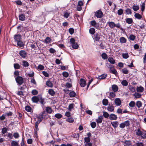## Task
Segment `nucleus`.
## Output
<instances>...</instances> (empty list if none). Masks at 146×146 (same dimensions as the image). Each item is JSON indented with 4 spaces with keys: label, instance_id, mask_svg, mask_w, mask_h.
Here are the masks:
<instances>
[{
    "label": "nucleus",
    "instance_id": "c9c22d12",
    "mask_svg": "<svg viewBox=\"0 0 146 146\" xmlns=\"http://www.w3.org/2000/svg\"><path fill=\"white\" fill-rule=\"evenodd\" d=\"M102 58L104 60H106L108 59V56L107 54L105 53H103L101 55Z\"/></svg>",
    "mask_w": 146,
    "mask_h": 146
},
{
    "label": "nucleus",
    "instance_id": "49530a36",
    "mask_svg": "<svg viewBox=\"0 0 146 146\" xmlns=\"http://www.w3.org/2000/svg\"><path fill=\"white\" fill-rule=\"evenodd\" d=\"M66 120L67 121L71 123H73L74 121L72 117H68L67 119Z\"/></svg>",
    "mask_w": 146,
    "mask_h": 146
},
{
    "label": "nucleus",
    "instance_id": "bb28decb",
    "mask_svg": "<svg viewBox=\"0 0 146 146\" xmlns=\"http://www.w3.org/2000/svg\"><path fill=\"white\" fill-rule=\"evenodd\" d=\"M121 84L123 86H126L128 85V82L126 80H123L121 82Z\"/></svg>",
    "mask_w": 146,
    "mask_h": 146
},
{
    "label": "nucleus",
    "instance_id": "c756f323",
    "mask_svg": "<svg viewBox=\"0 0 146 146\" xmlns=\"http://www.w3.org/2000/svg\"><path fill=\"white\" fill-rule=\"evenodd\" d=\"M107 74H103L100 76H98V78L99 79H104L106 77Z\"/></svg>",
    "mask_w": 146,
    "mask_h": 146
},
{
    "label": "nucleus",
    "instance_id": "69168bd1",
    "mask_svg": "<svg viewBox=\"0 0 146 146\" xmlns=\"http://www.w3.org/2000/svg\"><path fill=\"white\" fill-rule=\"evenodd\" d=\"M69 33L71 34H73L74 32V29L72 28H70L69 29Z\"/></svg>",
    "mask_w": 146,
    "mask_h": 146
},
{
    "label": "nucleus",
    "instance_id": "6e6d98bb",
    "mask_svg": "<svg viewBox=\"0 0 146 146\" xmlns=\"http://www.w3.org/2000/svg\"><path fill=\"white\" fill-rule=\"evenodd\" d=\"M135 36L133 35H131L129 36V38L130 40L133 41L135 39Z\"/></svg>",
    "mask_w": 146,
    "mask_h": 146
},
{
    "label": "nucleus",
    "instance_id": "412c9836",
    "mask_svg": "<svg viewBox=\"0 0 146 146\" xmlns=\"http://www.w3.org/2000/svg\"><path fill=\"white\" fill-rule=\"evenodd\" d=\"M120 42L121 43H125L126 42V39L123 37H121L119 38Z\"/></svg>",
    "mask_w": 146,
    "mask_h": 146
},
{
    "label": "nucleus",
    "instance_id": "aec40b11",
    "mask_svg": "<svg viewBox=\"0 0 146 146\" xmlns=\"http://www.w3.org/2000/svg\"><path fill=\"white\" fill-rule=\"evenodd\" d=\"M94 39L96 41H99L100 38V35L98 34H97L94 35Z\"/></svg>",
    "mask_w": 146,
    "mask_h": 146
},
{
    "label": "nucleus",
    "instance_id": "e2e57ef3",
    "mask_svg": "<svg viewBox=\"0 0 146 146\" xmlns=\"http://www.w3.org/2000/svg\"><path fill=\"white\" fill-rule=\"evenodd\" d=\"M55 117L58 119L61 118L62 117V115L60 113H57L55 115Z\"/></svg>",
    "mask_w": 146,
    "mask_h": 146
},
{
    "label": "nucleus",
    "instance_id": "cd10ccee",
    "mask_svg": "<svg viewBox=\"0 0 146 146\" xmlns=\"http://www.w3.org/2000/svg\"><path fill=\"white\" fill-rule=\"evenodd\" d=\"M75 106L74 104H70L68 107V110L70 111H71L74 108Z\"/></svg>",
    "mask_w": 146,
    "mask_h": 146
},
{
    "label": "nucleus",
    "instance_id": "2eb2a0df",
    "mask_svg": "<svg viewBox=\"0 0 146 146\" xmlns=\"http://www.w3.org/2000/svg\"><path fill=\"white\" fill-rule=\"evenodd\" d=\"M111 124L114 128L117 127L119 125L118 122L117 121L111 122Z\"/></svg>",
    "mask_w": 146,
    "mask_h": 146
},
{
    "label": "nucleus",
    "instance_id": "1a4fd4ad",
    "mask_svg": "<svg viewBox=\"0 0 146 146\" xmlns=\"http://www.w3.org/2000/svg\"><path fill=\"white\" fill-rule=\"evenodd\" d=\"M19 54L22 58H25L27 56V53L24 50H21L19 52Z\"/></svg>",
    "mask_w": 146,
    "mask_h": 146
},
{
    "label": "nucleus",
    "instance_id": "423d86ee",
    "mask_svg": "<svg viewBox=\"0 0 146 146\" xmlns=\"http://www.w3.org/2000/svg\"><path fill=\"white\" fill-rule=\"evenodd\" d=\"M40 98V96H35L32 98V100L33 102L37 103L39 101Z\"/></svg>",
    "mask_w": 146,
    "mask_h": 146
},
{
    "label": "nucleus",
    "instance_id": "58836bf2",
    "mask_svg": "<svg viewBox=\"0 0 146 146\" xmlns=\"http://www.w3.org/2000/svg\"><path fill=\"white\" fill-rule=\"evenodd\" d=\"M110 72L113 74L115 75L117 74V72L116 70H115L114 68L110 70Z\"/></svg>",
    "mask_w": 146,
    "mask_h": 146
},
{
    "label": "nucleus",
    "instance_id": "c03bdc74",
    "mask_svg": "<svg viewBox=\"0 0 146 146\" xmlns=\"http://www.w3.org/2000/svg\"><path fill=\"white\" fill-rule=\"evenodd\" d=\"M17 44L18 46L20 47H23L24 45V44L23 42L22 41H21L20 40L17 42Z\"/></svg>",
    "mask_w": 146,
    "mask_h": 146
},
{
    "label": "nucleus",
    "instance_id": "052dcab7",
    "mask_svg": "<svg viewBox=\"0 0 146 146\" xmlns=\"http://www.w3.org/2000/svg\"><path fill=\"white\" fill-rule=\"evenodd\" d=\"M142 132V131H141L140 129H138L136 132V134L137 135L140 136Z\"/></svg>",
    "mask_w": 146,
    "mask_h": 146
},
{
    "label": "nucleus",
    "instance_id": "393cba45",
    "mask_svg": "<svg viewBox=\"0 0 146 146\" xmlns=\"http://www.w3.org/2000/svg\"><path fill=\"white\" fill-rule=\"evenodd\" d=\"M114 107L113 106H110L107 107V110L110 112H113V111Z\"/></svg>",
    "mask_w": 146,
    "mask_h": 146
},
{
    "label": "nucleus",
    "instance_id": "8fccbe9b",
    "mask_svg": "<svg viewBox=\"0 0 146 146\" xmlns=\"http://www.w3.org/2000/svg\"><path fill=\"white\" fill-rule=\"evenodd\" d=\"M8 129L6 127H4L2 129L1 132L3 134H4L6 133Z\"/></svg>",
    "mask_w": 146,
    "mask_h": 146
},
{
    "label": "nucleus",
    "instance_id": "dca6fc26",
    "mask_svg": "<svg viewBox=\"0 0 146 146\" xmlns=\"http://www.w3.org/2000/svg\"><path fill=\"white\" fill-rule=\"evenodd\" d=\"M108 24L109 27L111 28H113L115 27V24L113 22H109Z\"/></svg>",
    "mask_w": 146,
    "mask_h": 146
},
{
    "label": "nucleus",
    "instance_id": "7ed1b4c3",
    "mask_svg": "<svg viewBox=\"0 0 146 146\" xmlns=\"http://www.w3.org/2000/svg\"><path fill=\"white\" fill-rule=\"evenodd\" d=\"M17 82L19 85L22 84L23 83V78L20 76H18L15 78Z\"/></svg>",
    "mask_w": 146,
    "mask_h": 146
},
{
    "label": "nucleus",
    "instance_id": "2f4dec72",
    "mask_svg": "<svg viewBox=\"0 0 146 146\" xmlns=\"http://www.w3.org/2000/svg\"><path fill=\"white\" fill-rule=\"evenodd\" d=\"M25 17L23 14H21L19 15V19L20 20L23 21L25 20Z\"/></svg>",
    "mask_w": 146,
    "mask_h": 146
},
{
    "label": "nucleus",
    "instance_id": "5fc2aeb1",
    "mask_svg": "<svg viewBox=\"0 0 146 146\" xmlns=\"http://www.w3.org/2000/svg\"><path fill=\"white\" fill-rule=\"evenodd\" d=\"M62 74L64 77L66 78L68 77L69 76L68 73L66 72H63Z\"/></svg>",
    "mask_w": 146,
    "mask_h": 146
},
{
    "label": "nucleus",
    "instance_id": "4468645a",
    "mask_svg": "<svg viewBox=\"0 0 146 146\" xmlns=\"http://www.w3.org/2000/svg\"><path fill=\"white\" fill-rule=\"evenodd\" d=\"M7 97V95L4 92L0 94V101L5 99Z\"/></svg>",
    "mask_w": 146,
    "mask_h": 146
},
{
    "label": "nucleus",
    "instance_id": "603ef678",
    "mask_svg": "<svg viewBox=\"0 0 146 146\" xmlns=\"http://www.w3.org/2000/svg\"><path fill=\"white\" fill-rule=\"evenodd\" d=\"M122 56L124 58L127 59L129 57V56L127 53H123L122 54Z\"/></svg>",
    "mask_w": 146,
    "mask_h": 146
},
{
    "label": "nucleus",
    "instance_id": "f03ea898",
    "mask_svg": "<svg viewBox=\"0 0 146 146\" xmlns=\"http://www.w3.org/2000/svg\"><path fill=\"white\" fill-rule=\"evenodd\" d=\"M90 24L92 26L94 27L97 29H100V24L99 23L96 22L95 20H93L90 21Z\"/></svg>",
    "mask_w": 146,
    "mask_h": 146
},
{
    "label": "nucleus",
    "instance_id": "de8ad7c7",
    "mask_svg": "<svg viewBox=\"0 0 146 146\" xmlns=\"http://www.w3.org/2000/svg\"><path fill=\"white\" fill-rule=\"evenodd\" d=\"M135 105V103L133 101L131 102L129 104V106L131 107H133Z\"/></svg>",
    "mask_w": 146,
    "mask_h": 146
},
{
    "label": "nucleus",
    "instance_id": "c85d7f7f",
    "mask_svg": "<svg viewBox=\"0 0 146 146\" xmlns=\"http://www.w3.org/2000/svg\"><path fill=\"white\" fill-rule=\"evenodd\" d=\"M134 16L135 18L140 19L142 18V16L138 13H135L134 15Z\"/></svg>",
    "mask_w": 146,
    "mask_h": 146
},
{
    "label": "nucleus",
    "instance_id": "0e129e2a",
    "mask_svg": "<svg viewBox=\"0 0 146 146\" xmlns=\"http://www.w3.org/2000/svg\"><path fill=\"white\" fill-rule=\"evenodd\" d=\"M123 10L122 9H119L117 11V13L119 15H121L123 14Z\"/></svg>",
    "mask_w": 146,
    "mask_h": 146
},
{
    "label": "nucleus",
    "instance_id": "f704fd0d",
    "mask_svg": "<svg viewBox=\"0 0 146 146\" xmlns=\"http://www.w3.org/2000/svg\"><path fill=\"white\" fill-rule=\"evenodd\" d=\"M124 143V146H132L130 141H126Z\"/></svg>",
    "mask_w": 146,
    "mask_h": 146
},
{
    "label": "nucleus",
    "instance_id": "6e6552de",
    "mask_svg": "<svg viewBox=\"0 0 146 146\" xmlns=\"http://www.w3.org/2000/svg\"><path fill=\"white\" fill-rule=\"evenodd\" d=\"M114 102L117 106H119L121 104V101L119 98H115L114 100Z\"/></svg>",
    "mask_w": 146,
    "mask_h": 146
},
{
    "label": "nucleus",
    "instance_id": "a211bd4d",
    "mask_svg": "<svg viewBox=\"0 0 146 146\" xmlns=\"http://www.w3.org/2000/svg\"><path fill=\"white\" fill-rule=\"evenodd\" d=\"M108 60L109 62L112 64H114L115 62V60L112 57H109L108 58Z\"/></svg>",
    "mask_w": 146,
    "mask_h": 146
},
{
    "label": "nucleus",
    "instance_id": "72a5a7b5",
    "mask_svg": "<svg viewBox=\"0 0 146 146\" xmlns=\"http://www.w3.org/2000/svg\"><path fill=\"white\" fill-rule=\"evenodd\" d=\"M102 103L104 105L107 106L108 103V100L106 99H104L102 100Z\"/></svg>",
    "mask_w": 146,
    "mask_h": 146
},
{
    "label": "nucleus",
    "instance_id": "5701e85b",
    "mask_svg": "<svg viewBox=\"0 0 146 146\" xmlns=\"http://www.w3.org/2000/svg\"><path fill=\"white\" fill-rule=\"evenodd\" d=\"M144 88L142 86H139L137 87V91L138 92H143Z\"/></svg>",
    "mask_w": 146,
    "mask_h": 146
},
{
    "label": "nucleus",
    "instance_id": "4be33fe9",
    "mask_svg": "<svg viewBox=\"0 0 146 146\" xmlns=\"http://www.w3.org/2000/svg\"><path fill=\"white\" fill-rule=\"evenodd\" d=\"M69 96L71 98L74 97L76 96V93L73 91L70 92L69 94Z\"/></svg>",
    "mask_w": 146,
    "mask_h": 146
},
{
    "label": "nucleus",
    "instance_id": "4c0bfd02",
    "mask_svg": "<svg viewBox=\"0 0 146 146\" xmlns=\"http://www.w3.org/2000/svg\"><path fill=\"white\" fill-rule=\"evenodd\" d=\"M46 111L47 112L49 113H51L52 112V110L51 108L49 107H46Z\"/></svg>",
    "mask_w": 146,
    "mask_h": 146
},
{
    "label": "nucleus",
    "instance_id": "a18cd8bd",
    "mask_svg": "<svg viewBox=\"0 0 146 146\" xmlns=\"http://www.w3.org/2000/svg\"><path fill=\"white\" fill-rule=\"evenodd\" d=\"M90 33L92 34H94L95 32V29L93 28H91L89 30Z\"/></svg>",
    "mask_w": 146,
    "mask_h": 146
},
{
    "label": "nucleus",
    "instance_id": "473e14b6",
    "mask_svg": "<svg viewBox=\"0 0 146 146\" xmlns=\"http://www.w3.org/2000/svg\"><path fill=\"white\" fill-rule=\"evenodd\" d=\"M121 72L125 74H127L129 73V71L126 68L122 69Z\"/></svg>",
    "mask_w": 146,
    "mask_h": 146
},
{
    "label": "nucleus",
    "instance_id": "09e8293b",
    "mask_svg": "<svg viewBox=\"0 0 146 146\" xmlns=\"http://www.w3.org/2000/svg\"><path fill=\"white\" fill-rule=\"evenodd\" d=\"M25 108V110L27 111L31 112V108L29 106H26Z\"/></svg>",
    "mask_w": 146,
    "mask_h": 146
},
{
    "label": "nucleus",
    "instance_id": "4d7b16f0",
    "mask_svg": "<svg viewBox=\"0 0 146 146\" xmlns=\"http://www.w3.org/2000/svg\"><path fill=\"white\" fill-rule=\"evenodd\" d=\"M125 12L127 14H131L132 13L131 10L129 8L125 10Z\"/></svg>",
    "mask_w": 146,
    "mask_h": 146
},
{
    "label": "nucleus",
    "instance_id": "37998d69",
    "mask_svg": "<svg viewBox=\"0 0 146 146\" xmlns=\"http://www.w3.org/2000/svg\"><path fill=\"white\" fill-rule=\"evenodd\" d=\"M132 8L135 11H137L139 9V6L138 5H134L133 6Z\"/></svg>",
    "mask_w": 146,
    "mask_h": 146
},
{
    "label": "nucleus",
    "instance_id": "a19ab883",
    "mask_svg": "<svg viewBox=\"0 0 146 146\" xmlns=\"http://www.w3.org/2000/svg\"><path fill=\"white\" fill-rule=\"evenodd\" d=\"M22 63L23 66L25 67H27L29 65V63L25 61H23L22 62Z\"/></svg>",
    "mask_w": 146,
    "mask_h": 146
},
{
    "label": "nucleus",
    "instance_id": "7c9ffc66",
    "mask_svg": "<svg viewBox=\"0 0 146 146\" xmlns=\"http://www.w3.org/2000/svg\"><path fill=\"white\" fill-rule=\"evenodd\" d=\"M48 92L49 94L52 96H54L55 94V92L51 89L49 90Z\"/></svg>",
    "mask_w": 146,
    "mask_h": 146
},
{
    "label": "nucleus",
    "instance_id": "9b49d317",
    "mask_svg": "<svg viewBox=\"0 0 146 146\" xmlns=\"http://www.w3.org/2000/svg\"><path fill=\"white\" fill-rule=\"evenodd\" d=\"M103 119V118L102 116H99L98 118L96 119V122L97 123H101L102 122Z\"/></svg>",
    "mask_w": 146,
    "mask_h": 146
},
{
    "label": "nucleus",
    "instance_id": "3c124183",
    "mask_svg": "<svg viewBox=\"0 0 146 146\" xmlns=\"http://www.w3.org/2000/svg\"><path fill=\"white\" fill-rule=\"evenodd\" d=\"M72 47L74 49H77L78 47V45L76 43H75L74 44H72Z\"/></svg>",
    "mask_w": 146,
    "mask_h": 146
},
{
    "label": "nucleus",
    "instance_id": "bf43d9fd",
    "mask_svg": "<svg viewBox=\"0 0 146 146\" xmlns=\"http://www.w3.org/2000/svg\"><path fill=\"white\" fill-rule=\"evenodd\" d=\"M137 106L138 108H139L142 106V103L140 101H138L136 102Z\"/></svg>",
    "mask_w": 146,
    "mask_h": 146
},
{
    "label": "nucleus",
    "instance_id": "864d4df0",
    "mask_svg": "<svg viewBox=\"0 0 146 146\" xmlns=\"http://www.w3.org/2000/svg\"><path fill=\"white\" fill-rule=\"evenodd\" d=\"M90 125L91 127L92 128H94L96 127V124L95 122H93L91 123Z\"/></svg>",
    "mask_w": 146,
    "mask_h": 146
},
{
    "label": "nucleus",
    "instance_id": "b1692460",
    "mask_svg": "<svg viewBox=\"0 0 146 146\" xmlns=\"http://www.w3.org/2000/svg\"><path fill=\"white\" fill-rule=\"evenodd\" d=\"M51 41V39L48 37H47L44 40V42L46 44L50 43Z\"/></svg>",
    "mask_w": 146,
    "mask_h": 146
},
{
    "label": "nucleus",
    "instance_id": "680f3d73",
    "mask_svg": "<svg viewBox=\"0 0 146 146\" xmlns=\"http://www.w3.org/2000/svg\"><path fill=\"white\" fill-rule=\"evenodd\" d=\"M14 68L16 69H18L20 68V65L18 63L15 64L14 65Z\"/></svg>",
    "mask_w": 146,
    "mask_h": 146
},
{
    "label": "nucleus",
    "instance_id": "f3484780",
    "mask_svg": "<svg viewBox=\"0 0 146 146\" xmlns=\"http://www.w3.org/2000/svg\"><path fill=\"white\" fill-rule=\"evenodd\" d=\"M112 89L114 92H115L118 91V88L116 85H113L112 86Z\"/></svg>",
    "mask_w": 146,
    "mask_h": 146
},
{
    "label": "nucleus",
    "instance_id": "e433bc0d",
    "mask_svg": "<svg viewBox=\"0 0 146 146\" xmlns=\"http://www.w3.org/2000/svg\"><path fill=\"white\" fill-rule=\"evenodd\" d=\"M126 22L128 24H131L133 22V20L132 18H127L126 19Z\"/></svg>",
    "mask_w": 146,
    "mask_h": 146
},
{
    "label": "nucleus",
    "instance_id": "39448f33",
    "mask_svg": "<svg viewBox=\"0 0 146 146\" xmlns=\"http://www.w3.org/2000/svg\"><path fill=\"white\" fill-rule=\"evenodd\" d=\"M103 15V13L101 11L98 10L95 12V16L98 18H102Z\"/></svg>",
    "mask_w": 146,
    "mask_h": 146
},
{
    "label": "nucleus",
    "instance_id": "79ce46f5",
    "mask_svg": "<svg viewBox=\"0 0 146 146\" xmlns=\"http://www.w3.org/2000/svg\"><path fill=\"white\" fill-rule=\"evenodd\" d=\"M64 16L66 18H68L69 16L70 13L67 11H65L64 12Z\"/></svg>",
    "mask_w": 146,
    "mask_h": 146
},
{
    "label": "nucleus",
    "instance_id": "338daca9",
    "mask_svg": "<svg viewBox=\"0 0 146 146\" xmlns=\"http://www.w3.org/2000/svg\"><path fill=\"white\" fill-rule=\"evenodd\" d=\"M135 144L136 146H144L143 143L141 142L136 143Z\"/></svg>",
    "mask_w": 146,
    "mask_h": 146
},
{
    "label": "nucleus",
    "instance_id": "f8f14e48",
    "mask_svg": "<svg viewBox=\"0 0 146 146\" xmlns=\"http://www.w3.org/2000/svg\"><path fill=\"white\" fill-rule=\"evenodd\" d=\"M19 142L15 141H12L11 142V146H19Z\"/></svg>",
    "mask_w": 146,
    "mask_h": 146
},
{
    "label": "nucleus",
    "instance_id": "a878e982",
    "mask_svg": "<svg viewBox=\"0 0 146 146\" xmlns=\"http://www.w3.org/2000/svg\"><path fill=\"white\" fill-rule=\"evenodd\" d=\"M142 95L141 94L138 93H135L133 96H134L135 98H141Z\"/></svg>",
    "mask_w": 146,
    "mask_h": 146
},
{
    "label": "nucleus",
    "instance_id": "ea45409f",
    "mask_svg": "<svg viewBox=\"0 0 146 146\" xmlns=\"http://www.w3.org/2000/svg\"><path fill=\"white\" fill-rule=\"evenodd\" d=\"M46 85L47 86L50 88L53 86V84L50 81H48L46 82Z\"/></svg>",
    "mask_w": 146,
    "mask_h": 146
},
{
    "label": "nucleus",
    "instance_id": "f257e3e1",
    "mask_svg": "<svg viewBox=\"0 0 146 146\" xmlns=\"http://www.w3.org/2000/svg\"><path fill=\"white\" fill-rule=\"evenodd\" d=\"M47 113L45 111H43L42 113H40L39 116L38 117V119L40 120V121H38L36 122L35 123V124L38 125L40 122V121L42 120V118H44L46 116Z\"/></svg>",
    "mask_w": 146,
    "mask_h": 146
},
{
    "label": "nucleus",
    "instance_id": "9d476101",
    "mask_svg": "<svg viewBox=\"0 0 146 146\" xmlns=\"http://www.w3.org/2000/svg\"><path fill=\"white\" fill-rule=\"evenodd\" d=\"M109 118L111 120H115L117 119V117L116 115L111 113L110 115Z\"/></svg>",
    "mask_w": 146,
    "mask_h": 146
},
{
    "label": "nucleus",
    "instance_id": "ddd939ff",
    "mask_svg": "<svg viewBox=\"0 0 146 146\" xmlns=\"http://www.w3.org/2000/svg\"><path fill=\"white\" fill-rule=\"evenodd\" d=\"M14 39L15 41L18 42L21 39V36L20 35H15L14 36Z\"/></svg>",
    "mask_w": 146,
    "mask_h": 146
},
{
    "label": "nucleus",
    "instance_id": "20e7f679",
    "mask_svg": "<svg viewBox=\"0 0 146 146\" xmlns=\"http://www.w3.org/2000/svg\"><path fill=\"white\" fill-rule=\"evenodd\" d=\"M129 121L128 120L126 121L121 123L119 125V127L121 128H123L125 127V126H129Z\"/></svg>",
    "mask_w": 146,
    "mask_h": 146
},
{
    "label": "nucleus",
    "instance_id": "774afa93",
    "mask_svg": "<svg viewBox=\"0 0 146 146\" xmlns=\"http://www.w3.org/2000/svg\"><path fill=\"white\" fill-rule=\"evenodd\" d=\"M13 136L15 138H17L19 137V135L17 133H15L13 134Z\"/></svg>",
    "mask_w": 146,
    "mask_h": 146
},
{
    "label": "nucleus",
    "instance_id": "6ab92c4d",
    "mask_svg": "<svg viewBox=\"0 0 146 146\" xmlns=\"http://www.w3.org/2000/svg\"><path fill=\"white\" fill-rule=\"evenodd\" d=\"M129 90L132 92H135V90L134 86L131 85H129L128 86Z\"/></svg>",
    "mask_w": 146,
    "mask_h": 146
},
{
    "label": "nucleus",
    "instance_id": "0eeeda50",
    "mask_svg": "<svg viewBox=\"0 0 146 146\" xmlns=\"http://www.w3.org/2000/svg\"><path fill=\"white\" fill-rule=\"evenodd\" d=\"M80 84L82 87H84L86 84V82L83 79H81L80 80Z\"/></svg>",
    "mask_w": 146,
    "mask_h": 146
},
{
    "label": "nucleus",
    "instance_id": "13d9d810",
    "mask_svg": "<svg viewBox=\"0 0 146 146\" xmlns=\"http://www.w3.org/2000/svg\"><path fill=\"white\" fill-rule=\"evenodd\" d=\"M103 115L104 117L106 118H108L109 116V115L108 113L106 112H103Z\"/></svg>",
    "mask_w": 146,
    "mask_h": 146
}]
</instances>
